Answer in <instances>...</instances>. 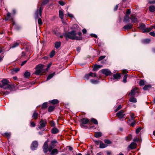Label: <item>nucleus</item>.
<instances>
[{
	"mask_svg": "<svg viewBox=\"0 0 155 155\" xmlns=\"http://www.w3.org/2000/svg\"><path fill=\"white\" fill-rule=\"evenodd\" d=\"M59 132L58 130L55 127L53 128L51 130V133L53 134H56Z\"/></svg>",
	"mask_w": 155,
	"mask_h": 155,
	"instance_id": "23",
	"label": "nucleus"
},
{
	"mask_svg": "<svg viewBox=\"0 0 155 155\" xmlns=\"http://www.w3.org/2000/svg\"><path fill=\"white\" fill-rule=\"evenodd\" d=\"M139 140H140L137 137H136L134 138L133 140V141L134 142L138 141H139Z\"/></svg>",
	"mask_w": 155,
	"mask_h": 155,
	"instance_id": "59",
	"label": "nucleus"
},
{
	"mask_svg": "<svg viewBox=\"0 0 155 155\" xmlns=\"http://www.w3.org/2000/svg\"><path fill=\"white\" fill-rule=\"evenodd\" d=\"M38 145V143L37 141H33L31 144V148L32 150H34L36 149Z\"/></svg>",
	"mask_w": 155,
	"mask_h": 155,
	"instance_id": "7",
	"label": "nucleus"
},
{
	"mask_svg": "<svg viewBox=\"0 0 155 155\" xmlns=\"http://www.w3.org/2000/svg\"><path fill=\"white\" fill-rule=\"evenodd\" d=\"M137 90V88L136 87H134L133 89H132L130 93H129V95L130 96H132L134 95L135 94V93L136 92V90Z\"/></svg>",
	"mask_w": 155,
	"mask_h": 155,
	"instance_id": "16",
	"label": "nucleus"
},
{
	"mask_svg": "<svg viewBox=\"0 0 155 155\" xmlns=\"http://www.w3.org/2000/svg\"><path fill=\"white\" fill-rule=\"evenodd\" d=\"M30 76V73L28 71H26L24 73V76L26 78H28Z\"/></svg>",
	"mask_w": 155,
	"mask_h": 155,
	"instance_id": "31",
	"label": "nucleus"
},
{
	"mask_svg": "<svg viewBox=\"0 0 155 155\" xmlns=\"http://www.w3.org/2000/svg\"><path fill=\"white\" fill-rule=\"evenodd\" d=\"M136 144L134 142H132L128 146V148L129 149H134L136 147Z\"/></svg>",
	"mask_w": 155,
	"mask_h": 155,
	"instance_id": "15",
	"label": "nucleus"
},
{
	"mask_svg": "<svg viewBox=\"0 0 155 155\" xmlns=\"http://www.w3.org/2000/svg\"><path fill=\"white\" fill-rule=\"evenodd\" d=\"M20 42L18 41L14 42L13 44L10 45V48H15L18 46Z\"/></svg>",
	"mask_w": 155,
	"mask_h": 155,
	"instance_id": "12",
	"label": "nucleus"
},
{
	"mask_svg": "<svg viewBox=\"0 0 155 155\" xmlns=\"http://www.w3.org/2000/svg\"><path fill=\"white\" fill-rule=\"evenodd\" d=\"M59 4L62 6H63L64 5V3L62 1H59Z\"/></svg>",
	"mask_w": 155,
	"mask_h": 155,
	"instance_id": "58",
	"label": "nucleus"
},
{
	"mask_svg": "<svg viewBox=\"0 0 155 155\" xmlns=\"http://www.w3.org/2000/svg\"><path fill=\"white\" fill-rule=\"evenodd\" d=\"M91 36L92 37H94L96 38H97V35L95 34H91Z\"/></svg>",
	"mask_w": 155,
	"mask_h": 155,
	"instance_id": "62",
	"label": "nucleus"
},
{
	"mask_svg": "<svg viewBox=\"0 0 155 155\" xmlns=\"http://www.w3.org/2000/svg\"><path fill=\"white\" fill-rule=\"evenodd\" d=\"M54 107L53 106H50L48 107V111L51 112L54 109Z\"/></svg>",
	"mask_w": 155,
	"mask_h": 155,
	"instance_id": "43",
	"label": "nucleus"
},
{
	"mask_svg": "<svg viewBox=\"0 0 155 155\" xmlns=\"http://www.w3.org/2000/svg\"><path fill=\"white\" fill-rule=\"evenodd\" d=\"M154 28L155 29V26H152L150 27H149V28H147V31L145 30L143 31V33H145L146 32H149L153 28Z\"/></svg>",
	"mask_w": 155,
	"mask_h": 155,
	"instance_id": "27",
	"label": "nucleus"
},
{
	"mask_svg": "<svg viewBox=\"0 0 155 155\" xmlns=\"http://www.w3.org/2000/svg\"><path fill=\"white\" fill-rule=\"evenodd\" d=\"M141 129V127H139V128H137V129L136 130V133L137 134H138L139 133V132H140V131Z\"/></svg>",
	"mask_w": 155,
	"mask_h": 155,
	"instance_id": "55",
	"label": "nucleus"
},
{
	"mask_svg": "<svg viewBox=\"0 0 155 155\" xmlns=\"http://www.w3.org/2000/svg\"><path fill=\"white\" fill-rule=\"evenodd\" d=\"M91 121L95 124H98L97 120L95 119L92 118L91 119Z\"/></svg>",
	"mask_w": 155,
	"mask_h": 155,
	"instance_id": "41",
	"label": "nucleus"
},
{
	"mask_svg": "<svg viewBox=\"0 0 155 155\" xmlns=\"http://www.w3.org/2000/svg\"><path fill=\"white\" fill-rule=\"evenodd\" d=\"M113 80H115L114 81H117L118 79H119L120 77V74L117 73L116 74H114L113 75Z\"/></svg>",
	"mask_w": 155,
	"mask_h": 155,
	"instance_id": "11",
	"label": "nucleus"
},
{
	"mask_svg": "<svg viewBox=\"0 0 155 155\" xmlns=\"http://www.w3.org/2000/svg\"><path fill=\"white\" fill-rule=\"evenodd\" d=\"M6 15H7V17L5 18V19L6 20L12 19V18L11 16V14L10 13L8 12L7 13Z\"/></svg>",
	"mask_w": 155,
	"mask_h": 155,
	"instance_id": "22",
	"label": "nucleus"
},
{
	"mask_svg": "<svg viewBox=\"0 0 155 155\" xmlns=\"http://www.w3.org/2000/svg\"><path fill=\"white\" fill-rule=\"evenodd\" d=\"M38 23L39 25H41L42 24V22L41 18H39L38 20Z\"/></svg>",
	"mask_w": 155,
	"mask_h": 155,
	"instance_id": "53",
	"label": "nucleus"
},
{
	"mask_svg": "<svg viewBox=\"0 0 155 155\" xmlns=\"http://www.w3.org/2000/svg\"><path fill=\"white\" fill-rule=\"evenodd\" d=\"M132 139V135L131 134L129 135L128 136L126 137V140H130Z\"/></svg>",
	"mask_w": 155,
	"mask_h": 155,
	"instance_id": "36",
	"label": "nucleus"
},
{
	"mask_svg": "<svg viewBox=\"0 0 155 155\" xmlns=\"http://www.w3.org/2000/svg\"><path fill=\"white\" fill-rule=\"evenodd\" d=\"M140 26L141 29L143 30V32L145 31H147V28L145 27V25L143 24L142 23L140 25Z\"/></svg>",
	"mask_w": 155,
	"mask_h": 155,
	"instance_id": "21",
	"label": "nucleus"
},
{
	"mask_svg": "<svg viewBox=\"0 0 155 155\" xmlns=\"http://www.w3.org/2000/svg\"><path fill=\"white\" fill-rule=\"evenodd\" d=\"M82 38L81 37H78L74 36V38L73 40H81Z\"/></svg>",
	"mask_w": 155,
	"mask_h": 155,
	"instance_id": "46",
	"label": "nucleus"
},
{
	"mask_svg": "<svg viewBox=\"0 0 155 155\" xmlns=\"http://www.w3.org/2000/svg\"><path fill=\"white\" fill-rule=\"evenodd\" d=\"M81 127L83 128H86L87 127L85 126V124H87L89 121V119L87 118H82L81 119Z\"/></svg>",
	"mask_w": 155,
	"mask_h": 155,
	"instance_id": "5",
	"label": "nucleus"
},
{
	"mask_svg": "<svg viewBox=\"0 0 155 155\" xmlns=\"http://www.w3.org/2000/svg\"><path fill=\"white\" fill-rule=\"evenodd\" d=\"M47 103L45 102L42 105V108L43 109H45L47 107Z\"/></svg>",
	"mask_w": 155,
	"mask_h": 155,
	"instance_id": "45",
	"label": "nucleus"
},
{
	"mask_svg": "<svg viewBox=\"0 0 155 155\" xmlns=\"http://www.w3.org/2000/svg\"><path fill=\"white\" fill-rule=\"evenodd\" d=\"M55 54V51L53 50L50 53V57L51 58L53 57Z\"/></svg>",
	"mask_w": 155,
	"mask_h": 155,
	"instance_id": "44",
	"label": "nucleus"
},
{
	"mask_svg": "<svg viewBox=\"0 0 155 155\" xmlns=\"http://www.w3.org/2000/svg\"><path fill=\"white\" fill-rule=\"evenodd\" d=\"M130 19L133 23H136L138 22L137 18L133 15H131Z\"/></svg>",
	"mask_w": 155,
	"mask_h": 155,
	"instance_id": "13",
	"label": "nucleus"
},
{
	"mask_svg": "<svg viewBox=\"0 0 155 155\" xmlns=\"http://www.w3.org/2000/svg\"><path fill=\"white\" fill-rule=\"evenodd\" d=\"M5 135L8 137H9L10 136V133H5Z\"/></svg>",
	"mask_w": 155,
	"mask_h": 155,
	"instance_id": "57",
	"label": "nucleus"
},
{
	"mask_svg": "<svg viewBox=\"0 0 155 155\" xmlns=\"http://www.w3.org/2000/svg\"><path fill=\"white\" fill-rule=\"evenodd\" d=\"M43 68V65L41 64H39L37 65L35 68L36 71L35 74L36 75L39 74L42 72Z\"/></svg>",
	"mask_w": 155,
	"mask_h": 155,
	"instance_id": "4",
	"label": "nucleus"
},
{
	"mask_svg": "<svg viewBox=\"0 0 155 155\" xmlns=\"http://www.w3.org/2000/svg\"><path fill=\"white\" fill-rule=\"evenodd\" d=\"M130 17L129 16L126 15L124 17V21L125 23H127L130 22Z\"/></svg>",
	"mask_w": 155,
	"mask_h": 155,
	"instance_id": "19",
	"label": "nucleus"
},
{
	"mask_svg": "<svg viewBox=\"0 0 155 155\" xmlns=\"http://www.w3.org/2000/svg\"><path fill=\"white\" fill-rule=\"evenodd\" d=\"M102 67V66L100 65L95 64L94 65L93 70L94 71H97L99 68Z\"/></svg>",
	"mask_w": 155,
	"mask_h": 155,
	"instance_id": "17",
	"label": "nucleus"
},
{
	"mask_svg": "<svg viewBox=\"0 0 155 155\" xmlns=\"http://www.w3.org/2000/svg\"><path fill=\"white\" fill-rule=\"evenodd\" d=\"M132 27L133 25L131 23H129L124 26L123 28L125 30H128L131 28Z\"/></svg>",
	"mask_w": 155,
	"mask_h": 155,
	"instance_id": "14",
	"label": "nucleus"
},
{
	"mask_svg": "<svg viewBox=\"0 0 155 155\" xmlns=\"http://www.w3.org/2000/svg\"><path fill=\"white\" fill-rule=\"evenodd\" d=\"M38 114L36 113V111H35L33 113L32 117L35 119H36L38 118Z\"/></svg>",
	"mask_w": 155,
	"mask_h": 155,
	"instance_id": "33",
	"label": "nucleus"
},
{
	"mask_svg": "<svg viewBox=\"0 0 155 155\" xmlns=\"http://www.w3.org/2000/svg\"><path fill=\"white\" fill-rule=\"evenodd\" d=\"M102 136V134L100 132H96L94 136L97 138H99L100 137H101Z\"/></svg>",
	"mask_w": 155,
	"mask_h": 155,
	"instance_id": "30",
	"label": "nucleus"
},
{
	"mask_svg": "<svg viewBox=\"0 0 155 155\" xmlns=\"http://www.w3.org/2000/svg\"><path fill=\"white\" fill-rule=\"evenodd\" d=\"M104 141L105 143H107V144H109L111 143V142L110 141L108 140H104Z\"/></svg>",
	"mask_w": 155,
	"mask_h": 155,
	"instance_id": "47",
	"label": "nucleus"
},
{
	"mask_svg": "<svg viewBox=\"0 0 155 155\" xmlns=\"http://www.w3.org/2000/svg\"><path fill=\"white\" fill-rule=\"evenodd\" d=\"M149 34L155 37V32L153 31L150 32Z\"/></svg>",
	"mask_w": 155,
	"mask_h": 155,
	"instance_id": "56",
	"label": "nucleus"
},
{
	"mask_svg": "<svg viewBox=\"0 0 155 155\" xmlns=\"http://www.w3.org/2000/svg\"><path fill=\"white\" fill-rule=\"evenodd\" d=\"M55 74V72H54L52 74H51L49 75L48 77L47 78V80H49Z\"/></svg>",
	"mask_w": 155,
	"mask_h": 155,
	"instance_id": "29",
	"label": "nucleus"
},
{
	"mask_svg": "<svg viewBox=\"0 0 155 155\" xmlns=\"http://www.w3.org/2000/svg\"><path fill=\"white\" fill-rule=\"evenodd\" d=\"M90 82L93 84H97L98 83L99 81L91 79L90 80Z\"/></svg>",
	"mask_w": 155,
	"mask_h": 155,
	"instance_id": "37",
	"label": "nucleus"
},
{
	"mask_svg": "<svg viewBox=\"0 0 155 155\" xmlns=\"http://www.w3.org/2000/svg\"><path fill=\"white\" fill-rule=\"evenodd\" d=\"M19 70L20 68H15L13 69V71H15L16 72H17L19 71Z\"/></svg>",
	"mask_w": 155,
	"mask_h": 155,
	"instance_id": "50",
	"label": "nucleus"
},
{
	"mask_svg": "<svg viewBox=\"0 0 155 155\" xmlns=\"http://www.w3.org/2000/svg\"><path fill=\"white\" fill-rule=\"evenodd\" d=\"M145 83V81L144 80H141L140 81L139 84L140 86L143 85Z\"/></svg>",
	"mask_w": 155,
	"mask_h": 155,
	"instance_id": "38",
	"label": "nucleus"
},
{
	"mask_svg": "<svg viewBox=\"0 0 155 155\" xmlns=\"http://www.w3.org/2000/svg\"><path fill=\"white\" fill-rule=\"evenodd\" d=\"M131 13V11L130 9H127V10L126 13L128 15H129Z\"/></svg>",
	"mask_w": 155,
	"mask_h": 155,
	"instance_id": "60",
	"label": "nucleus"
},
{
	"mask_svg": "<svg viewBox=\"0 0 155 155\" xmlns=\"http://www.w3.org/2000/svg\"><path fill=\"white\" fill-rule=\"evenodd\" d=\"M54 147H53L52 145L51 144V145H50L48 147V151H49L50 152L52 150V149Z\"/></svg>",
	"mask_w": 155,
	"mask_h": 155,
	"instance_id": "49",
	"label": "nucleus"
},
{
	"mask_svg": "<svg viewBox=\"0 0 155 155\" xmlns=\"http://www.w3.org/2000/svg\"><path fill=\"white\" fill-rule=\"evenodd\" d=\"M101 72L103 74H104L106 76L112 74L111 72L110 71H109L108 69H106L101 70Z\"/></svg>",
	"mask_w": 155,
	"mask_h": 155,
	"instance_id": "8",
	"label": "nucleus"
},
{
	"mask_svg": "<svg viewBox=\"0 0 155 155\" xmlns=\"http://www.w3.org/2000/svg\"><path fill=\"white\" fill-rule=\"evenodd\" d=\"M2 83V85H3V88L4 89H9L11 91H12V88L11 86L9 84V81L6 79H4L1 81Z\"/></svg>",
	"mask_w": 155,
	"mask_h": 155,
	"instance_id": "3",
	"label": "nucleus"
},
{
	"mask_svg": "<svg viewBox=\"0 0 155 155\" xmlns=\"http://www.w3.org/2000/svg\"><path fill=\"white\" fill-rule=\"evenodd\" d=\"M31 125L33 127H34L35 125V124L34 122H31Z\"/></svg>",
	"mask_w": 155,
	"mask_h": 155,
	"instance_id": "63",
	"label": "nucleus"
},
{
	"mask_svg": "<svg viewBox=\"0 0 155 155\" xmlns=\"http://www.w3.org/2000/svg\"><path fill=\"white\" fill-rule=\"evenodd\" d=\"M2 94H4V95H7L8 94H9V92L8 91H2Z\"/></svg>",
	"mask_w": 155,
	"mask_h": 155,
	"instance_id": "51",
	"label": "nucleus"
},
{
	"mask_svg": "<svg viewBox=\"0 0 155 155\" xmlns=\"http://www.w3.org/2000/svg\"><path fill=\"white\" fill-rule=\"evenodd\" d=\"M68 16H69L70 17H71V18L73 17V15L70 14L69 12L68 13Z\"/></svg>",
	"mask_w": 155,
	"mask_h": 155,
	"instance_id": "64",
	"label": "nucleus"
},
{
	"mask_svg": "<svg viewBox=\"0 0 155 155\" xmlns=\"http://www.w3.org/2000/svg\"><path fill=\"white\" fill-rule=\"evenodd\" d=\"M93 74L92 72H91L89 74H86L84 76L85 79H86L87 80H88L89 78V77H90V76L93 77V76H92Z\"/></svg>",
	"mask_w": 155,
	"mask_h": 155,
	"instance_id": "28",
	"label": "nucleus"
},
{
	"mask_svg": "<svg viewBox=\"0 0 155 155\" xmlns=\"http://www.w3.org/2000/svg\"><path fill=\"white\" fill-rule=\"evenodd\" d=\"M51 152V155H55L57 154L58 153V150L56 149L52 150Z\"/></svg>",
	"mask_w": 155,
	"mask_h": 155,
	"instance_id": "18",
	"label": "nucleus"
},
{
	"mask_svg": "<svg viewBox=\"0 0 155 155\" xmlns=\"http://www.w3.org/2000/svg\"><path fill=\"white\" fill-rule=\"evenodd\" d=\"M105 58V56H100L98 60V61H100Z\"/></svg>",
	"mask_w": 155,
	"mask_h": 155,
	"instance_id": "54",
	"label": "nucleus"
},
{
	"mask_svg": "<svg viewBox=\"0 0 155 155\" xmlns=\"http://www.w3.org/2000/svg\"><path fill=\"white\" fill-rule=\"evenodd\" d=\"M48 2V0H45L41 4V7L39 8V10H36L35 13V17L36 19H37L38 18H39V17L41 16L42 12L43 9V8L42 7V6L47 4Z\"/></svg>",
	"mask_w": 155,
	"mask_h": 155,
	"instance_id": "1",
	"label": "nucleus"
},
{
	"mask_svg": "<svg viewBox=\"0 0 155 155\" xmlns=\"http://www.w3.org/2000/svg\"><path fill=\"white\" fill-rule=\"evenodd\" d=\"M61 42L60 41L56 42L55 43V47L56 49H58L61 45Z\"/></svg>",
	"mask_w": 155,
	"mask_h": 155,
	"instance_id": "20",
	"label": "nucleus"
},
{
	"mask_svg": "<svg viewBox=\"0 0 155 155\" xmlns=\"http://www.w3.org/2000/svg\"><path fill=\"white\" fill-rule=\"evenodd\" d=\"M27 60H25V61H23L22 62L21 64V66H22L24 64H25L27 62Z\"/></svg>",
	"mask_w": 155,
	"mask_h": 155,
	"instance_id": "61",
	"label": "nucleus"
},
{
	"mask_svg": "<svg viewBox=\"0 0 155 155\" xmlns=\"http://www.w3.org/2000/svg\"><path fill=\"white\" fill-rule=\"evenodd\" d=\"M44 152L46 153L48 150V141H46L44 143L43 147Z\"/></svg>",
	"mask_w": 155,
	"mask_h": 155,
	"instance_id": "10",
	"label": "nucleus"
},
{
	"mask_svg": "<svg viewBox=\"0 0 155 155\" xmlns=\"http://www.w3.org/2000/svg\"><path fill=\"white\" fill-rule=\"evenodd\" d=\"M127 74H126L123 77V81L124 83H125L127 82Z\"/></svg>",
	"mask_w": 155,
	"mask_h": 155,
	"instance_id": "42",
	"label": "nucleus"
},
{
	"mask_svg": "<svg viewBox=\"0 0 155 155\" xmlns=\"http://www.w3.org/2000/svg\"><path fill=\"white\" fill-rule=\"evenodd\" d=\"M129 100L130 102L134 103L136 102L137 101L136 99L134 97L130 98Z\"/></svg>",
	"mask_w": 155,
	"mask_h": 155,
	"instance_id": "34",
	"label": "nucleus"
},
{
	"mask_svg": "<svg viewBox=\"0 0 155 155\" xmlns=\"http://www.w3.org/2000/svg\"><path fill=\"white\" fill-rule=\"evenodd\" d=\"M151 85H145L143 87V89L144 90H148L151 87Z\"/></svg>",
	"mask_w": 155,
	"mask_h": 155,
	"instance_id": "32",
	"label": "nucleus"
},
{
	"mask_svg": "<svg viewBox=\"0 0 155 155\" xmlns=\"http://www.w3.org/2000/svg\"><path fill=\"white\" fill-rule=\"evenodd\" d=\"M76 33L74 30H72L71 31L65 33L64 34V35L65 37L67 40L68 38L73 40L74 36H76Z\"/></svg>",
	"mask_w": 155,
	"mask_h": 155,
	"instance_id": "2",
	"label": "nucleus"
},
{
	"mask_svg": "<svg viewBox=\"0 0 155 155\" xmlns=\"http://www.w3.org/2000/svg\"><path fill=\"white\" fill-rule=\"evenodd\" d=\"M40 126L38 127L40 129L45 126L46 124V121L45 120H41L40 122Z\"/></svg>",
	"mask_w": 155,
	"mask_h": 155,
	"instance_id": "9",
	"label": "nucleus"
},
{
	"mask_svg": "<svg viewBox=\"0 0 155 155\" xmlns=\"http://www.w3.org/2000/svg\"><path fill=\"white\" fill-rule=\"evenodd\" d=\"M122 107L121 105H119L118 107L114 110V111L115 112H117V111H118Z\"/></svg>",
	"mask_w": 155,
	"mask_h": 155,
	"instance_id": "48",
	"label": "nucleus"
},
{
	"mask_svg": "<svg viewBox=\"0 0 155 155\" xmlns=\"http://www.w3.org/2000/svg\"><path fill=\"white\" fill-rule=\"evenodd\" d=\"M58 101L57 99H54L51 101V103L53 104H56L58 103Z\"/></svg>",
	"mask_w": 155,
	"mask_h": 155,
	"instance_id": "35",
	"label": "nucleus"
},
{
	"mask_svg": "<svg viewBox=\"0 0 155 155\" xmlns=\"http://www.w3.org/2000/svg\"><path fill=\"white\" fill-rule=\"evenodd\" d=\"M58 143V142L56 140H53L51 141V144L53 147H54L55 146V144L56 143Z\"/></svg>",
	"mask_w": 155,
	"mask_h": 155,
	"instance_id": "40",
	"label": "nucleus"
},
{
	"mask_svg": "<svg viewBox=\"0 0 155 155\" xmlns=\"http://www.w3.org/2000/svg\"><path fill=\"white\" fill-rule=\"evenodd\" d=\"M150 11L151 12H153L155 11V6L151 5L149 7Z\"/></svg>",
	"mask_w": 155,
	"mask_h": 155,
	"instance_id": "26",
	"label": "nucleus"
},
{
	"mask_svg": "<svg viewBox=\"0 0 155 155\" xmlns=\"http://www.w3.org/2000/svg\"><path fill=\"white\" fill-rule=\"evenodd\" d=\"M150 39L147 38L143 40L142 41V42L143 43H148L150 42Z\"/></svg>",
	"mask_w": 155,
	"mask_h": 155,
	"instance_id": "39",
	"label": "nucleus"
},
{
	"mask_svg": "<svg viewBox=\"0 0 155 155\" xmlns=\"http://www.w3.org/2000/svg\"><path fill=\"white\" fill-rule=\"evenodd\" d=\"M125 114L123 110H121L116 114V116L119 117L120 119H121L125 117Z\"/></svg>",
	"mask_w": 155,
	"mask_h": 155,
	"instance_id": "6",
	"label": "nucleus"
},
{
	"mask_svg": "<svg viewBox=\"0 0 155 155\" xmlns=\"http://www.w3.org/2000/svg\"><path fill=\"white\" fill-rule=\"evenodd\" d=\"M59 13L60 18L61 19H63L64 18V13L63 11L62 10H60L59 11Z\"/></svg>",
	"mask_w": 155,
	"mask_h": 155,
	"instance_id": "24",
	"label": "nucleus"
},
{
	"mask_svg": "<svg viewBox=\"0 0 155 155\" xmlns=\"http://www.w3.org/2000/svg\"><path fill=\"white\" fill-rule=\"evenodd\" d=\"M131 118V120H134V114L133 113H131V114L130 115Z\"/></svg>",
	"mask_w": 155,
	"mask_h": 155,
	"instance_id": "52",
	"label": "nucleus"
},
{
	"mask_svg": "<svg viewBox=\"0 0 155 155\" xmlns=\"http://www.w3.org/2000/svg\"><path fill=\"white\" fill-rule=\"evenodd\" d=\"M107 146V144H104L102 142H100V147L101 148H103Z\"/></svg>",
	"mask_w": 155,
	"mask_h": 155,
	"instance_id": "25",
	"label": "nucleus"
}]
</instances>
